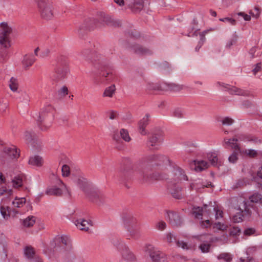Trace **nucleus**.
Returning <instances> with one entry per match:
<instances>
[{"label":"nucleus","instance_id":"obj_1","mask_svg":"<svg viewBox=\"0 0 262 262\" xmlns=\"http://www.w3.org/2000/svg\"><path fill=\"white\" fill-rule=\"evenodd\" d=\"M159 165L161 164L171 165L169 158L164 155H150L139 161L135 166V170L141 176L144 178V174L147 172L148 166L149 163Z\"/></svg>","mask_w":262,"mask_h":262},{"label":"nucleus","instance_id":"obj_2","mask_svg":"<svg viewBox=\"0 0 262 262\" xmlns=\"http://www.w3.org/2000/svg\"><path fill=\"white\" fill-rule=\"evenodd\" d=\"M55 109L51 105L45 107L39 114L33 116L37 121L38 125L42 130H46L51 126L54 119Z\"/></svg>","mask_w":262,"mask_h":262},{"label":"nucleus","instance_id":"obj_3","mask_svg":"<svg viewBox=\"0 0 262 262\" xmlns=\"http://www.w3.org/2000/svg\"><path fill=\"white\" fill-rule=\"evenodd\" d=\"M77 179L76 183L78 187L93 201L96 199L101 198L102 193L98 190L92 188L89 183L86 179L81 176L80 169L76 170Z\"/></svg>","mask_w":262,"mask_h":262},{"label":"nucleus","instance_id":"obj_4","mask_svg":"<svg viewBox=\"0 0 262 262\" xmlns=\"http://www.w3.org/2000/svg\"><path fill=\"white\" fill-rule=\"evenodd\" d=\"M124 227L129 232L127 239H137L139 236L138 221L132 214H125L123 216Z\"/></svg>","mask_w":262,"mask_h":262},{"label":"nucleus","instance_id":"obj_5","mask_svg":"<svg viewBox=\"0 0 262 262\" xmlns=\"http://www.w3.org/2000/svg\"><path fill=\"white\" fill-rule=\"evenodd\" d=\"M12 32V28L6 22L0 24V45L7 48L10 46V35Z\"/></svg>","mask_w":262,"mask_h":262},{"label":"nucleus","instance_id":"obj_6","mask_svg":"<svg viewBox=\"0 0 262 262\" xmlns=\"http://www.w3.org/2000/svg\"><path fill=\"white\" fill-rule=\"evenodd\" d=\"M41 16L45 19H51L53 17V12L51 6L45 0H35Z\"/></svg>","mask_w":262,"mask_h":262},{"label":"nucleus","instance_id":"obj_7","mask_svg":"<svg viewBox=\"0 0 262 262\" xmlns=\"http://www.w3.org/2000/svg\"><path fill=\"white\" fill-rule=\"evenodd\" d=\"M145 251L154 262H165L166 260L165 254L151 245H148L145 247Z\"/></svg>","mask_w":262,"mask_h":262},{"label":"nucleus","instance_id":"obj_8","mask_svg":"<svg viewBox=\"0 0 262 262\" xmlns=\"http://www.w3.org/2000/svg\"><path fill=\"white\" fill-rule=\"evenodd\" d=\"M60 183L61 184L60 187H58L57 186L48 187L45 191V193L48 195L60 196L63 192L67 191L68 195H70V192L67 186L61 181Z\"/></svg>","mask_w":262,"mask_h":262},{"label":"nucleus","instance_id":"obj_9","mask_svg":"<svg viewBox=\"0 0 262 262\" xmlns=\"http://www.w3.org/2000/svg\"><path fill=\"white\" fill-rule=\"evenodd\" d=\"M197 25L198 22L196 20L193 19L191 23V27L189 29V30H191V31H189V32L188 34V36H197L198 34H200V41L199 42V45L196 47L195 49L196 51H198L199 50L203 42H204L205 39V35L206 33V32H203L202 33L198 32L199 29L196 27Z\"/></svg>","mask_w":262,"mask_h":262},{"label":"nucleus","instance_id":"obj_10","mask_svg":"<svg viewBox=\"0 0 262 262\" xmlns=\"http://www.w3.org/2000/svg\"><path fill=\"white\" fill-rule=\"evenodd\" d=\"M68 72L69 69L67 65L59 66L51 76V80L55 82L61 81L67 77Z\"/></svg>","mask_w":262,"mask_h":262},{"label":"nucleus","instance_id":"obj_11","mask_svg":"<svg viewBox=\"0 0 262 262\" xmlns=\"http://www.w3.org/2000/svg\"><path fill=\"white\" fill-rule=\"evenodd\" d=\"M120 253L121 259L120 262H135L136 261V256L127 247L123 248Z\"/></svg>","mask_w":262,"mask_h":262},{"label":"nucleus","instance_id":"obj_12","mask_svg":"<svg viewBox=\"0 0 262 262\" xmlns=\"http://www.w3.org/2000/svg\"><path fill=\"white\" fill-rule=\"evenodd\" d=\"M99 19L101 22L108 26L117 27L121 26V21L119 20L115 19L104 13H101Z\"/></svg>","mask_w":262,"mask_h":262},{"label":"nucleus","instance_id":"obj_13","mask_svg":"<svg viewBox=\"0 0 262 262\" xmlns=\"http://www.w3.org/2000/svg\"><path fill=\"white\" fill-rule=\"evenodd\" d=\"M217 84L219 85L224 87L232 95H237L241 96H248L249 93L248 91L242 90L235 86H229L227 84L224 83L218 82Z\"/></svg>","mask_w":262,"mask_h":262},{"label":"nucleus","instance_id":"obj_14","mask_svg":"<svg viewBox=\"0 0 262 262\" xmlns=\"http://www.w3.org/2000/svg\"><path fill=\"white\" fill-rule=\"evenodd\" d=\"M243 209L241 208L242 212H238L233 216L232 221L234 223H239L243 221L244 215H250V211L248 208L247 203L244 201L243 202Z\"/></svg>","mask_w":262,"mask_h":262},{"label":"nucleus","instance_id":"obj_15","mask_svg":"<svg viewBox=\"0 0 262 262\" xmlns=\"http://www.w3.org/2000/svg\"><path fill=\"white\" fill-rule=\"evenodd\" d=\"M208 206L204 205L203 207H194L192 209V214L198 219H202L203 215H209L210 211L207 209Z\"/></svg>","mask_w":262,"mask_h":262},{"label":"nucleus","instance_id":"obj_16","mask_svg":"<svg viewBox=\"0 0 262 262\" xmlns=\"http://www.w3.org/2000/svg\"><path fill=\"white\" fill-rule=\"evenodd\" d=\"M119 134L121 137V138L126 142H129L130 141L131 138L129 135L128 131L124 128L121 129L119 133L116 130L113 133V138L114 140L117 142H119L120 140Z\"/></svg>","mask_w":262,"mask_h":262},{"label":"nucleus","instance_id":"obj_17","mask_svg":"<svg viewBox=\"0 0 262 262\" xmlns=\"http://www.w3.org/2000/svg\"><path fill=\"white\" fill-rule=\"evenodd\" d=\"M54 242L55 245L58 247H63L66 246L68 249H70L71 248L70 239L67 236H57L55 238Z\"/></svg>","mask_w":262,"mask_h":262},{"label":"nucleus","instance_id":"obj_18","mask_svg":"<svg viewBox=\"0 0 262 262\" xmlns=\"http://www.w3.org/2000/svg\"><path fill=\"white\" fill-rule=\"evenodd\" d=\"M173 179L176 183H179L180 181L188 180L184 171L179 167L177 166L173 168Z\"/></svg>","mask_w":262,"mask_h":262},{"label":"nucleus","instance_id":"obj_19","mask_svg":"<svg viewBox=\"0 0 262 262\" xmlns=\"http://www.w3.org/2000/svg\"><path fill=\"white\" fill-rule=\"evenodd\" d=\"M168 187L173 198L177 199L182 198V188L179 185H177L176 183L170 182Z\"/></svg>","mask_w":262,"mask_h":262},{"label":"nucleus","instance_id":"obj_20","mask_svg":"<svg viewBox=\"0 0 262 262\" xmlns=\"http://www.w3.org/2000/svg\"><path fill=\"white\" fill-rule=\"evenodd\" d=\"M238 140L236 138H233L232 139H225L224 145L229 147L232 149H233L235 152H241V147L237 143Z\"/></svg>","mask_w":262,"mask_h":262},{"label":"nucleus","instance_id":"obj_21","mask_svg":"<svg viewBox=\"0 0 262 262\" xmlns=\"http://www.w3.org/2000/svg\"><path fill=\"white\" fill-rule=\"evenodd\" d=\"M4 153L10 159H17L19 156V153L15 146L6 147L4 149Z\"/></svg>","mask_w":262,"mask_h":262},{"label":"nucleus","instance_id":"obj_22","mask_svg":"<svg viewBox=\"0 0 262 262\" xmlns=\"http://www.w3.org/2000/svg\"><path fill=\"white\" fill-rule=\"evenodd\" d=\"M170 223L173 226H180L182 221L179 214L176 212H169L168 213Z\"/></svg>","mask_w":262,"mask_h":262},{"label":"nucleus","instance_id":"obj_23","mask_svg":"<svg viewBox=\"0 0 262 262\" xmlns=\"http://www.w3.org/2000/svg\"><path fill=\"white\" fill-rule=\"evenodd\" d=\"M75 224L81 230L88 231L89 227L92 226L90 222L83 219H77L75 221Z\"/></svg>","mask_w":262,"mask_h":262},{"label":"nucleus","instance_id":"obj_24","mask_svg":"<svg viewBox=\"0 0 262 262\" xmlns=\"http://www.w3.org/2000/svg\"><path fill=\"white\" fill-rule=\"evenodd\" d=\"M132 50L134 53L139 55H149L152 53L150 50L139 45L133 46Z\"/></svg>","mask_w":262,"mask_h":262},{"label":"nucleus","instance_id":"obj_25","mask_svg":"<svg viewBox=\"0 0 262 262\" xmlns=\"http://www.w3.org/2000/svg\"><path fill=\"white\" fill-rule=\"evenodd\" d=\"M149 117V115L146 114L139 122V132L143 135L146 134L145 127L148 124Z\"/></svg>","mask_w":262,"mask_h":262},{"label":"nucleus","instance_id":"obj_26","mask_svg":"<svg viewBox=\"0 0 262 262\" xmlns=\"http://www.w3.org/2000/svg\"><path fill=\"white\" fill-rule=\"evenodd\" d=\"M163 140V135L161 133L154 134L149 139L151 146H155L160 144Z\"/></svg>","mask_w":262,"mask_h":262},{"label":"nucleus","instance_id":"obj_27","mask_svg":"<svg viewBox=\"0 0 262 262\" xmlns=\"http://www.w3.org/2000/svg\"><path fill=\"white\" fill-rule=\"evenodd\" d=\"M43 161L42 157L39 156H34L30 158L29 163L30 164L40 167L42 165Z\"/></svg>","mask_w":262,"mask_h":262},{"label":"nucleus","instance_id":"obj_28","mask_svg":"<svg viewBox=\"0 0 262 262\" xmlns=\"http://www.w3.org/2000/svg\"><path fill=\"white\" fill-rule=\"evenodd\" d=\"M35 61V59L33 56L26 55L24 56L22 63L25 68H28L33 64Z\"/></svg>","mask_w":262,"mask_h":262},{"label":"nucleus","instance_id":"obj_29","mask_svg":"<svg viewBox=\"0 0 262 262\" xmlns=\"http://www.w3.org/2000/svg\"><path fill=\"white\" fill-rule=\"evenodd\" d=\"M207 185L203 184L200 180L195 181L192 183L190 185V189L191 190L195 189L197 191H201V189L207 187Z\"/></svg>","mask_w":262,"mask_h":262},{"label":"nucleus","instance_id":"obj_30","mask_svg":"<svg viewBox=\"0 0 262 262\" xmlns=\"http://www.w3.org/2000/svg\"><path fill=\"white\" fill-rule=\"evenodd\" d=\"M195 170L196 171H202L208 168L209 164L205 161L201 160L195 161Z\"/></svg>","mask_w":262,"mask_h":262},{"label":"nucleus","instance_id":"obj_31","mask_svg":"<svg viewBox=\"0 0 262 262\" xmlns=\"http://www.w3.org/2000/svg\"><path fill=\"white\" fill-rule=\"evenodd\" d=\"M115 90L116 88L115 85H111L105 89L102 96L104 97H108L112 98L115 93Z\"/></svg>","mask_w":262,"mask_h":262},{"label":"nucleus","instance_id":"obj_32","mask_svg":"<svg viewBox=\"0 0 262 262\" xmlns=\"http://www.w3.org/2000/svg\"><path fill=\"white\" fill-rule=\"evenodd\" d=\"M26 202L25 198L16 197L12 202V205L14 207L20 208L22 207Z\"/></svg>","mask_w":262,"mask_h":262},{"label":"nucleus","instance_id":"obj_33","mask_svg":"<svg viewBox=\"0 0 262 262\" xmlns=\"http://www.w3.org/2000/svg\"><path fill=\"white\" fill-rule=\"evenodd\" d=\"M35 223V217L33 216H29L23 221V225L25 227H32Z\"/></svg>","mask_w":262,"mask_h":262},{"label":"nucleus","instance_id":"obj_34","mask_svg":"<svg viewBox=\"0 0 262 262\" xmlns=\"http://www.w3.org/2000/svg\"><path fill=\"white\" fill-rule=\"evenodd\" d=\"M207 158L212 165H216L218 161L217 155L215 152L207 154Z\"/></svg>","mask_w":262,"mask_h":262},{"label":"nucleus","instance_id":"obj_35","mask_svg":"<svg viewBox=\"0 0 262 262\" xmlns=\"http://www.w3.org/2000/svg\"><path fill=\"white\" fill-rule=\"evenodd\" d=\"M24 253L27 258H31L35 254V251L32 246H26L24 249Z\"/></svg>","mask_w":262,"mask_h":262},{"label":"nucleus","instance_id":"obj_36","mask_svg":"<svg viewBox=\"0 0 262 262\" xmlns=\"http://www.w3.org/2000/svg\"><path fill=\"white\" fill-rule=\"evenodd\" d=\"M211 246V244L210 243L203 242L200 245L199 247L202 252L208 253L210 251Z\"/></svg>","mask_w":262,"mask_h":262},{"label":"nucleus","instance_id":"obj_37","mask_svg":"<svg viewBox=\"0 0 262 262\" xmlns=\"http://www.w3.org/2000/svg\"><path fill=\"white\" fill-rule=\"evenodd\" d=\"M9 85L11 91L13 92H16L18 89V85L17 80L15 78L12 77L10 79Z\"/></svg>","mask_w":262,"mask_h":262},{"label":"nucleus","instance_id":"obj_38","mask_svg":"<svg viewBox=\"0 0 262 262\" xmlns=\"http://www.w3.org/2000/svg\"><path fill=\"white\" fill-rule=\"evenodd\" d=\"M13 187L18 188L23 185V179L20 177H15L12 181Z\"/></svg>","mask_w":262,"mask_h":262},{"label":"nucleus","instance_id":"obj_39","mask_svg":"<svg viewBox=\"0 0 262 262\" xmlns=\"http://www.w3.org/2000/svg\"><path fill=\"white\" fill-rule=\"evenodd\" d=\"M143 7V5L142 3L140 2L135 3L133 5L129 6V8H130L134 12H137L141 10Z\"/></svg>","mask_w":262,"mask_h":262},{"label":"nucleus","instance_id":"obj_40","mask_svg":"<svg viewBox=\"0 0 262 262\" xmlns=\"http://www.w3.org/2000/svg\"><path fill=\"white\" fill-rule=\"evenodd\" d=\"M218 259H223L226 262H230L232 259L231 255L229 253H222L217 256Z\"/></svg>","mask_w":262,"mask_h":262},{"label":"nucleus","instance_id":"obj_41","mask_svg":"<svg viewBox=\"0 0 262 262\" xmlns=\"http://www.w3.org/2000/svg\"><path fill=\"white\" fill-rule=\"evenodd\" d=\"M13 193V191L10 189H7L5 187L0 188V195H5L6 196H11Z\"/></svg>","mask_w":262,"mask_h":262},{"label":"nucleus","instance_id":"obj_42","mask_svg":"<svg viewBox=\"0 0 262 262\" xmlns=\"http://www.w3.org/2000/svg\"><path fill=\"white\" fill-rule=\"evenodd\" d=\"M167 88L173 91H179L183 89V86L175 83H171L167 84Z\"/></svg>","mask_w":262,"mask_h":262},{"label":"nucleus","instance_id":"obj_43","mask_svg":"<svg viewBox=\"0 0 262 262\" xmlns=\"http://www.w3.org/2000/svg\"><path fill=\"white\" fill-rule=\"evenodd\" d=\"M249 199L251 202L257 203L259 201H260V203L262 204L261 195L258 193H255L253 195H251L249 198Z\"/></svg>","mask_w":262,"mask_h":262},{"label":"nucleus","instance_id":"obj_44","mask_svg":"<svg viewBox=\"0 0 262 262\" xmlns=\"http://www.w3.org/2000/svg\"><path fill=\"white\" fill-rule=\"evenodd\" d=\"M9 207L7 206H1L0 207L1 213L4 218H7L9 216L8 211Z\"/></svg>","mask_w":262,"mask_h":262},{"label":"nucleus","instance_id":"obj_45","mask_svg":"<svg viewBox=\"0 0 262 262\" xmlns=\"http://www.w3.org/2000/svg\"><path fill=\"white\" fill-rule=\"evenodd\" d=\"M62 174L63 177H68L71 173L70 167L67 165H63L62 167Z\"/></svg>","mask_w":262,"mask_h":262},{"label":"nucleus","instance_id":"obj_46","mask_svg":"<svg viewBox=\"0 0 262 262\" xmlns=\"http://www.w3.org/2000/svg\"><path fill=\"white\" fill-rule=\"evenodd\" d=\"M234 122V120L231 118L226 117L222 120V123L224 125H231Z\"/></svg>","mask_w":262,"mask_h":262},{"label":"nucleus","instance_id":"obj_47","mask_svg":"<svg viewBox=\"0 0 262 262\" xmlns=\"http://www.w3.org/2000/svg\"><path fill=\"white\" fill-rule=\"evenodd\" d=\"M155 227L157 229L162 231L166 228V224L165 222L161 221L156 224Z\"/></svg>","mask_w":262,"mask_h":262},{"label":"nucleus","instance_id":"obj_48","mask_svg":"<svg viewBox=\"0 0 262 262\" xmlns=\"http://www.w3.org/2000/svg\"><path fill=\"white\" fill-rule=\"evenodd\" d=\"M227 226L221 223V222H217L214 224L213 226L214 228H216L219 230L225 231L227 228Z\"/></svg>","mask_w":262,"mask_h":262},{"label":"nucleus","instance_id":"obj_49","mask_svg":"<svg viewBox=\"0 0 262 262\" xmlns=\"http://www.w3.org/2000/svg\"><path fill=\"white\" fill-rule=\"evenodd\" d=\"M240 152H235V151H233V153L228 158L229 161L230 163H235L238 159L237 155Z\"/></svg>","mask_w":262,"mask_h":262},{"label":"nucleus","instance_id":"obj_50","mask_svg":"<svg viewBox=\"0 0 262 262\" xmlns=\"http://www.w3.org/2000/svg\"><path fill=\"white\" fill-rule=\"evenodd\" d=\"M58 94L61 97H64L68 94V89L66 86H63L58 91Z\"/></svg>","mask_w":262,"mask_h":262},{"label":"nucleus","instance_id":"obj_51","mask_svg":"<svg viewBox=\"0 0 262 262\" xmlns=\"http://www.w3.org/2000/svg\"><path fill=\"white\" fill-rule=\"evenodd\" d=\"M173 115L176 117H182L184 115V111L180 108H176L173 112Z\"/></svg>","mask_w":262,"mask_h":262},{"label":"nucleus","instance_id":"obj_52","mask_svg":"<svg viewBox=\"0 0 262 262\" xmlns=\"http://www.w3.org/2000/svg\"><path fill=\"white\" fill-rule=\"evenodd\" d=\"M238 36L236 34H234L231 39L227 42L226 46L230 48L236 42Z\"/></svg>","mask_w":262,"mask_h":262},{"label":"nucleus","instance_id":"obj_53","mask_svg":"<svg viewBox=\"0 0 262 262\" xmlns=\"http://www.w3.org/2000/svg\"><path fill=\"white\" fill-rule=\"evenodd\" d=\"M245 154L251 158L256 157L258 155L257 151L252 149L246 150Z\"/></svg>","mask_w":262,"mask_h":262},{"label":"nucleus","instance_id":"obj_54","mask_svg":"<svg viewBox=\"0 0 262 262\" xmlns=\"http://www.w3.org/2000/svg\"><path fill=\"white\" fill-rule=\"evenodd\" d=\"M250 14L254 17L257 18L260 14V10L258 8L255 7L252 10H251Z\"/></svg>","mask_w":262,"mask_h":262},{"label":"nucleus","instance_id":"obj_55","mask_svg":"<svg viewBox=\"0 0 262 262\" xmlns=\"http://www.w3.org/2000/svg\"><path fill=\"white\" fill-rule=\"evenodd\" d=\"M220 20L224 22H227L232 25H235L236 23V21L235 19L229 17L221 18L220 19Z\"/></svg>","mask_w":262,"mask_h":262},{"label":"nucleus","instance_id":"obj_56","mask_svg":"<svg viewBox=\"0 0 262 262\" xmlns=\"http://www.w3.org/2000/svg\"><path fill=\"white\" fill-rule=\"evenodd\" d=\"M261 63H258L255 65V67L252 70V72L254 75H256L258 72L261 71Z\"/></svg>","mask_w":262,"mask_h":262},{"label":"nucleus","instance_id":"obj_57","mask_svg":"<svg viewBox=\"0 0 262 262\" xmlns=\"http://www.w3.org/2000/svg\"><path fill=\"white\" fill-rule=\"evenodd\" d=\"M214 210L215 211V219L216 220L223 217V212L222 210H221L216 208H214Z\"/></svg>","mask_w":262,"mask_h":262},{"label":"nucleus","instance_id":"obj_58","mask_svg":"<svg viewBox=\"0 0 262 262\" xmlns=\"http://www.w3.org/2000/svg\"><path fill=\"white\" fill-rule=\"evenodd\" d=\"M200 226L203 228H206L211 226V223L209 220H206L204 221L201 222Z\"/></svg>","mask_w":262,"mask_h":262},{"label":"nucleus","instance_id":"obj_59","mask_svg":"<svg viewBox=\"0 0 262 262\" xmlns=\"http://www.w3.org/2000/svg\"><path fill=\"white\" fill-rule=\"evenodd\" d=\"M166 240L168 243H170L175 241L176 238L171 233H168L166 234Z\"/></svg>","mask_w":262,"mask_h":262},{"label":"nucleus","instance_id":"obj_60","mask_svg":"<svg viewBox=\"0 0 262 262\" xmlns=\"http://www.w3.org/2000/svg\"><path fill=\"white\" fill-rule=\"evenodd\" d=\"M177 245L179 247H181L182 248H183L184 249H188L187 244L183 241H177Z\"/></svg>","mask_w":262,"mask_h":262},{"label":"nucleus","instance_id":"obj_61","mask_svg":"<svg viewBox=\"0 0 262 262\" xmlns=\"http://www.w3.org/2000/svg\"><path fill=\"white\" fill-rule=\"evenodd\" d=\"M240 262H254V259L252 257L247 256L246 258L241 257Z\"/></svg>","mask_w":262,"mask_h":262},{"label":"nucleus","instance_id":"obj_62","mask_svg":"<svg viewBox=\"0 0 262 262\" xmlns=\"http://www.w3.org/2000/svg\"><path fill=\"white\" fill-rule=\"evenodd\" d=\"M237 15L243 16L244 20L246 21H249L251 19V16L247 14H245V13L239 12L237 13Z\"/></svg>","mask_w":262,"mask_h":262},{"label":"nucleus","instance_id":"obj_63","mask_svg":"<svg viewBox=\"0 0 262 262\" xmlns=\"http://www.w3.org/2000/svg\"><path fill=\"white\" fill-rule=\"evenodd\" d=\"M248 141H252L255 144H260L261 143V140L256 137H249Z\"/></svg>","mask_w":262,"mask_h":262},{"label":"nucleus","instance_id":"obj_64","mask_svg":"<svg viewBox=\"0 0 262 262\" xmlns=\"http://www.w3.org/2000/svg\"><path fill=\"white\" fill-rule=\"evenodd\" d=\"M241 232L240 229L237 227H234L231 231V234L233 235H236Z\"/></svg>","mask_w":262,"mask_h":262}]
</instances>
